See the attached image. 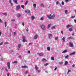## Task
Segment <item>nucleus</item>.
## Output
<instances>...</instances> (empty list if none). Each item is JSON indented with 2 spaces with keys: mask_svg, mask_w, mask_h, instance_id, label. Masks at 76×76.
I'll use <instances>...</instances> for the list:
<instances>
[{
  "mask_svg": "<svg viewBox=\"0 0 76 76\" xmlns=\"http://www.w3.org/2000/svg\"><path fill=\"white\" fill-rule=\"evenodd\" d=\"M47 17L48 19H54V18H55V15L53 14L52 15L51 14H50L49 15L47 16Z\"/></svg>",
  "mask_w": 76,
  "mask_h": 76,
  "instance_id": "f257e3e1",
  "label": "nucleus"
},
{
  "mask_svg": "<svg viewBox=\"0 0 76 76\" xmlns=\"http://www.w3.org/2000/svg\"><path fill=\"white\" fill-rule=\"evenodd\" d=\"M40 28L43 31H45L46 29V26L44 24H42L40 26Z\"/></svg>",
  "mask_w": 76,
  "mask_h": 76,
  "instance_id": "f03ea898",
  "label": "nucleus"
},
{
  "mask_svg": "<svg viewBox=\"0 0 76 76\" xmlns=\"http://www.w3.org/2000/svg\"><path fill=\"white\" fill-rule=\"evenodd\" d=\"M23 42H27V40L26 39V38L25 37L23 36Z\"/></svg>",
  "mask_w": 76,
  "mask_h": 76,
  "instance_id": "7ed1b4c3",
  "label": "nucleus"
},
{
  "mask_svg": "<svg viewBox=\"0 0 76 76\" xmlns=\"http://www.w3.org/2000/svg\"><path fill=\"white\" fill-rule=\"evenodd\" d=\"M7 67L8 68V69H10V63L9 62L7 63Z\"/></svg>",
  "mask_w": 76,
  "mask_h": 76,
  "instance_id": "20e7f679",
  "label": "nucleus"
},
{
  "mask_svg": "<svg viewBox=\"0 0 76 76\" xmlns=\"http://www.w3.org/2000/svg\"><path fill=\"white\" fill-rule=\"evenodd\" d=\"M20 5H18L16 7V10H18L19 9H20Z\"/></svg>",
  "mask_w": 76,
  "mask_h": 76,
  "instance_id": "39448f33",
  "label": "nucleus"
},
{
  "mask_svg": "<svg viewBox=\"0 0 76 76\" xmlns=\"http://www.w3.org/2000/svg\"><path fill=\"white\" fill-rule=\"evenodd\" d=\"M69 45L71 47H73V43L71 42H69Z\"/></svg>",
  "mask_w": 76,
  "mask_h": 76,
  "instance_id": "423d86ee",
  "label": "nucleus"
},
{
  "mask_svg": "<svg viewBox=\"0 0 76 76\" xmlns=\"http://www.w3.org/2000/svg\"><path fill=\"white\" fill-rule=\"evenodd\" d=\"M38 35H35L34 37V39H37V38H38Z\"/></svg>",
  "mask_w": 76,
  "mask_h": 76,
  "instance_id": "0eeeda50",
  "label": "nucleus"
},
{
  "mask_svg": "<svg viewBox=\"0 0 76 76\" xmlns=\"http://www.w3.org/2000/svg\"><path fill=\"white\" fill-rule=\"evenodd\" d=\"M25 12L26 13H29L30 12H31V11H30V10H25Z\"/></svg>",
  "mask_w": 76,
  "mask_h": 76,
  "instance_id": "6e6552de",
  "label": "nucleus"
},
{
  "mask_svg": "<svg viewBox=\"0 0 76 76\" xmlns=\"http://www.w3.org/2000/svg\"><path fill=\"white\" fill-rule=\"evenodd\" d=\"M38 55L39 56L42 57L43 56H44V53H39Z\"/></svg>",
  "mask_w": 76,
  "mask_h": 76,
  "instance_id": "1a4fd4ad",
  "label": "nucleus"
},
{
  "mask_svg": "<svg viewBox=\"0 0 76 76\" xmlns=\"http://www.w3.org/2000/svg\"><path fill=\"white\" fill-rule=\"evenodd\" d=\"M39 68L37 66V65L35 66V69L36 71H37V70H38Z\"/></svg>",
  "mask_w": 76,
  "mask_h": 76,
  "instance_id": "9d476101",
  "label": "nucleus"
},
{
  "mask_svg": "<svg viewBox=\"0 0 76 76\" xmlns=\"http://www.w3.org/2000/svg\"><path fill=\"white\" fill-rule=\"evenodd\" d=\"M21 14H20L18 13L16 14V17L17 18H19Z\"/></svg>",
  "mask_w": 76,
  "mask_h": 76,
  "instance_id": "9b49d317",
  "label": "nucleus"
},
{
  "mask_svg": "<svg viewBox=\"0 0 76 76\" xmlns=\"http://www.w3.org/2000/svg\"><path fill=\"white\" fill-rule=\"evenodd\" d=\"M9 2L10 3L12 6H13V3H12V1H11V0H9Z\"/></svg>",
  "mask_w": 76,
  "mask_h": 76,
  "instance_id": "f8f14e48",
  "label": "nucleus"
},
{
  "mask_svg": "<svg viewBox=\"0 0 76 76\" xmlns=\"http://www.w3.org/2000/svg\"><path fill=\"white\" fill-rule=\"evenodd\" d=\"M68 39H73L74 38L72 37H69L67 38Z\"/></svg>",
  "mask_w": 76,
  "mask_h": 76,
  "instance_id": "ddd939ff",
  "label": "nucleus"
},
{
  "mask_svg": "<svg viewBox=\"0 0 76 76\" xmlns=\"http://www.w3.org/2000/svg\"><path fill=\"white\" fill-rule=\"evenodd\" d=\"M75 53H76V52H74L72 53H70V56H72V55H75Z\"/></svg>",
  "mask_w": 76,
  "mask_h": 76,
  "instance_id": "4468645a",
  "label": "nucleus"
},
{
  "mask_svg": "<svg viewBox=\"0 0 76 76\" xmlns=\"http://www.w3.org/2000/svg\"><path fill=\"white\" fill-rule=\"evenodd\" d=\"M13 2L15 3V4H18V1L16 0H13Z\"/></svg>",
  "mask_w": 76,
  "mask_h": 76,
  "instance_id": "2eb2a0df",
  "label": "nucleus"
},
{
  "mask_svg": "<svg viewBox=\"0 0 76 76\" xmlns=\"http://www.w3.org/2000/svg\"><path fill=\"white\" fill-rule=\"evenodd\" d=\"M72 26L73 27V26H72L69 25H68L66 26V27L67 28H70V27H71Z\"/></svg>",
  "mask_w": 76,
  "mask_h": 76,
  "instance_id": "dca6fc26",
  "label": "nucleus"
},
{
  "mask_svg": "<svg viewBox=\"0 0 76 76\" xmlns=\"http://www.w3.org/2000/svg\"><path fill=\"white\" fill-rule=\"evenodd\" d=\"M67 64H68V62L67 61H65L64 63L65 66H66L67 65Z\"/></svg>",
  "mask_w": 76,
  "mask_h": 76,
  "instance_id": "f3484780",
  "label": "nucleus"
},
{
  "mask_svg": "<svg viewBox=\"0 0 76 76\" xmlns=\"http://www.w3.org/2000/svg\"><path fill=\"white\" fill-rule=\"evenodd\" d=\"M35 19V17L33 15L31 16V19H32V20H34Z\"/></svg>",
  "mask_w": 76,
  "mask_h": 76,
  "instance_id": "a211bd4d",
  "label": "nucleus"
},
{
  "mask_svg": "<svg viewBox=\"0 0 76 76\" xmlns=\"http://www.w3.org/2000/svg\"><path fill=\"white\" fill-rule=\"evenodd\" d=\"M40 6L41 7H45V6H44V5L43 4H41Z\"/></svg>",
  "mask_w": 76,
  "mask_h": 76,
  "instance_id": "6ab92c4d",
  "label": "nucleus"
},
{
  "mask_svg": "<svg viewBox=\"0 0 76 76\" xmlns=\"http://www.w3.org/2000/svg\"><path fill=\"white\" fill-rule=\"evenodd\" d=\"M22 68H28V66H26L25 65L22 66Z\"/></svg>",
  "mask_w": 76,
  "mask_h": 76,
  "instance_id": "aec40b11",
  "label": "nucleus"
},
{
  "mask_svg": "<svg viewBox=\"0 0 76 76\" xmlns=\"http://www.w3.org/2000/svg\"><path fill=\"white\" fill-rule=\"evenodd\" d=\"M53 36V34H48V37H49V39H50V37H51V36Z\"/></svg>",
  "mask_w": 76,
  "mask_h": 76,
  "instance_id": "412c9836",
  "label": "nucleus"
},
{
  "mask_svg": "<svg viewBox=\"0 0 76 76\" xmlns=\"http://www.w3.org/2000/svg\"><path fill=\"white\" fill-rule=\"evenodd\" d=\"M67 50H64V51H63L62 52V53H67Z\"/></svg>",
  "mask_w": 76,
  "mask_h": 76,
  "instance_id": "4be33fe9",
  "label": "nucleus"
},
{
  "mask_svg": "<svg viewBox=\"0 0 76 76\" xmlns=\"http://www.w3.org/2000/svg\"><path fill=\"white\" fill-rule=\"evenodd\" d=\"M42 61H47V60H46V59H45V58L42 59Z\"/></svg>",
  "mask_w": 76,
  "mask_h": 76,
  "instance_id": "5701e85b",
  "label": "nucleus"
},
{
  "mask_svg": "<svg viewBox=\"0 0 76 76\" xmlns=\"http://www.w3.org/2000/svg\"><path fill=\"white\" fill-rule=\"evenodd\" d=\"M50 25H51V23H50L49 24H48L47 27L48 29H49V28H50Z\"/></svg>",
  "mask_w": 76,
  "mask_h": 76,
  "instance_id": "b1692460",
  "label": "nucleus"
},
{
  "mask_svg": "<svg viewBox=\"0 0 76 76\" xmlns=\"http://www.w3.org/2000/svg\"><path fill=\"white\" fill-rule=\"evenodd\" d=\"M21 7L23 9H25V6L23 5H21Z\"/></svg>",
  "mask_w": 76,
  "mask_h": 76,
  "instance_id": "393cba45",
  "label": "nucleus"
},
{
  "mask_svg": "<svg viewBox=\"0 0 76 76\" xmlns=\"http://www.w3.org/2000/svg\"><path fill=\"white\" fill-rule=\"evenodd\" d=\"M47 49L48 51H50V47H47Z\"/></svg>",
  "mask_w": 76,
  "mask_h": 76,
  "instance_id": "a878e982",
  "label": "nucleus"
},
{
  "mask_svg": "<svg viewBox=\"0 0 76 76\" xmlns=\"http://www.w3.org/2000/svg\"><path fill=\"white\" fill-rule=\"evenodd\" d=\"M18 46L19 48H20V47H21V44H19L18 45Z\"/></svg>",
  "mask_w": 76,
  "mask_h": 76,
  "instance_id": "bb28decb",
  "label": "nucleus"
},
{
  "mask_svg": "<svg viewBox=\"0 0 76 76\" xmlns=\"http://www.w3.org/2000/svg\"><path fill=\"white\" fill-rule=\"evenodd\" d=\"M62 40L63 41V42H64V41H65V37H63L62 39Z\"/></svg>",
  "mask_w": 76,
  "mask_h": 76,
  "instance_id": "cd10ccee",
  "label": "nucleus"
},
{
  "mask_svg": "<svg viewBox=\"0 0 76 76\" xmlns=\"http://www.w3.org/2000/svg\"><path fill=\"white\" fill-rule=\"evenodd\" d=\"M34 7V8H35L37 6V4H34L33 5Z\"/></svg>",
  "mask_w": 76,
  "mask_h": 76,
  "instance_id": "c85d7f7f",
  "label": "nucleus"
},
{
  "mask_svg": "<svg viewBox=\"0 0 76 76\" xmlns=\"http://www.w3.org/2000/svg\"><path fill=\"white\" fill-rule=\"evenodd\" d=\"M58 38V37H56L55 38V39L56 40H56H57V39Z\"/></svg>",
  "mask_w": 76,
  "mask_h": 76,
  "instance_id": "c756f323",
  "label": "nucleus"
},
{
  "mask_svg": "<svg viewBox=\"0 0 76 76\" xmlns=\"http://www.w3.org/2000/svg\"><path fill=\"white\" fill-rule=\"evenodd\" d=\"M67 12H68V10H65V12L66 14V15H67V14H68V13H67Z\"/></svg>",
  "mask_w": 76,
  "mask_h": 76,
  "instance_id": "7c9ffc66",
  "label": "nucleus"
},
{
  "mask_svg": "<svg viewBox=\"0 0 76 76\" xmlns=\"http://www.w3.org/2000/svg\"><path fill=\"white\" fill-rule=\"evenodd\" d=\"M50 59L52 60H54V57H51L50 58Z\"/></svg>",
  "mask_w": 76,
  "mask_h": 76,
  "instance_id": "2f4dec72",
  "label": "nucleus"
},
{
  "mask_svg": "<svg viewBox=\"0 0 76 76\" xmlns=\"http://www.w3.org/2000/svg\"><path fill=\"white\" fill-rule=\"evenodd\" d=\"M69 57V56L68 55H67L66 56H65V58L66 59V58H67Z\"/></svg>",
  "mask_w": 76,
  "mask_h": 76,
  "instance_id": "473e14b6",
  "label": "nucleus"
},
{
  "mask_svg": "<svg viewBox=\"0 0 76 76\" xmlns=\"http://www.w3.org/2000/svg\"><path fill=\"white\" fill-rule=\"evenodd\" d=\"M63 63L62 61L60 62H59V64H60L61 65L62 64H63Z\"/></svg>",
  "mask_w": 76,
  "mask_h": 76,
  "instance_id": "72a5a7b5",
  "label": "nucleus"
},
{
  "mask_svg": "<svg viewBox=\"0 0 76 76\" xmlns=\"http://www.w3.org/2000/svg\"><path fill=\"white\" fill-rule=\"evenodd\" d=\"M73 31V29L72 28H70L69 29V31H70V32H71V31Z\"/></svg>",
  "mask_w": 76,
  "mask_h": 76,
  "instance_id": "f704fd0d",
  "label": "nucleus"
},
{
  "mask_svg": "<svg viewBox=\"0 0 76 76\" xmlns=\"http://www.w3.org/2000/svg\"><path fill=\"white\" fill-rule=\"evenodd\" d=\"M2 14L3 15H5V16H7V14L6 13H2Z\"/></svg>",
  "mask_w": 76,
  "mask_h": 76,
  "instance_id": "c9c22d12",
  "label": "nucleus"
},
{
  "mask_svg": "<svg viewBox=\"0 0 76 76\" xmlns=\"http://www.w3.org/2000/svg\"><path fill=\"white\" fill-rule=\"evenodd\" d=\"M4 23H5V27H6V26H7V22H5Z\"/></svg>",
  "mask_w": 76,
  "mask_h": 76,
  "instance_id": "e433bc0d",
  "label": "nucleus"
},
{
  "mask_svg": "<svg viewBox=\"0 0 76 76\" xmlns=\"http://www.w3.org/2000/svg\"><path fill=\"white\" fill-rule=\"evenodd\" d=\"M51 29H55V26H53L51 28Z\"/></svg>",
  "mask_w": 76,
  "mask_h": 76,
  "instance_id": "4c0bfd02",
  "label": "nucleus"
},
{
  "mask_svg": "<svg viewBox=\"0 0 76 76\" xmlns=\"http://www.w3.org/2000/svg\"><path fill=\"white\" fill-rule=\"evenodd\" d=\"M70 72H71V70H68L67 72V74H68L69 73H70Z\"/></svg>",
  "mask_w": 76,
  "mask_h": 76,
  "instance_id": "58836bf2",
  "label": "nucleus"
},
{
  "mask_svg": "<svg viewBox=\"0 0 76 76\" xmlns=\"http://www.w3.org/2000/svg\"><path fill=\"white\" fill-rule=\"evenodd\" d=\"M12 63H13V64L15 63V64H16V63H17V61H15L14 62H12Z\"/></svg>",
  "mask_w": 76,
  "mask_h": 76,
  "instance_id": "ea45409f",
  "label": "nucleus"
},
{
  "mask_svg": "<svg viewBox=\"0 0 76 76\" xmlns=\"http://www.w3.org/2000/svg\"><path fill=\"white\" fill-rule=\"evenodd\" d=\"M28 3V1H26V2L25 3V5H26Z\"/></svg>",
  "mask_w": 76,
  "mask_h": 76,
  "instance_id": "a19ab883",
  "label": "nucleus"
},
{
  "mask_svg": "<svg viewBox=\"0 0 76 76\" xmlns=\"http://www.w3.org/2000/svg\"><path fill=\"white\" fill-rule=\"evenodd\" d=\"M61 4H62V6H63V5H64V2H63V1H62Z\"/></svg>",
  "mask_w": 76,
  "mask_h": 76,
  "instance_id": "79ce46f5",
  "label": "nucleus"
},
{
  "mask_svg": "<svg viewBox=\"0 0 76 76\" xmlns=\"http://www.w3.org/2000/svg\"><path fill=\"white\" fill-rule=\"evenodd\" d=\"M44 20V18H40V20Z\"/></svg>",
  "mask_w": 76,
  "mask_h": 76,
  "instance_id": "37998d69",
  "label": "nucleus"
},
{
  "mask_svg": "<svg viewBox=\"0 0 76 76\" xmlns=\"http://www.w3.org/2000/svg\"><path fill=\"white\" fill-rule=\"evenodd\" d=\"M11 21H12V22H15V19H13L11 20Z\"/></svg>",
  "mask_w": 76,
  "mask_h": 76,
  "instance_id": "c03bdc74",
  "label": "nucleus"
},
{
  "mask_svg": "<svg viewBox=\"0 0 76 76\" xmlns=\"http://www.w3.org/2000/svg\"><path fill=\"white\" fill-rule=\"evenodd\" d=\"M0 22L1 23H3V21H2V20H1V19H0Z\"/></svg>",
  "mask_w": 76,
  "mask_h": 76,
  "instance_id": "a18cd8bd",
  "label": "nucleus"
},
{
  "mask_svg": "<svg viewBox=\"0 0 76 76\" xmlns=\"http://www.w3.org/2000/svg\"><path fill=\"white\" fill-rule=\"evenodd\" d=\"M3 44V42H1V43L0 44V45H1Z\"/></svg>",
  "mask_w": 76,
  "mask_h": 76,
  "instance_id": "49530a36",
  "label": "nucleus"
},
{
  "mask_svg": "<svg viewBox=\"0 0 76 76\" xmlns=\"http://www.w3.org/2000/svg\"><path fill=\"white\" fill-rule=\"evenodd\" d=\"M22 25L23 26H25V23H24V22L22 23Z\"/></svg>",
  "mask_w": 76,
  "mask_h": 76,
  "instance_id": "de8ad7c7",
  "label": "nucleus"
},
{
  "mask_svg": "<svg viewBox=\"0 0 76 76\" xmlns=\"http://www.w3.org/2000/svg\"><path fill=\"white\" fill-rule=\"evenodd\" d=\"M58 3H59V2L58 1H57L56 2V4H58Z\"/></svg>",
  "mask_w": 76,
  "mask_h": 76,
  "instance_id": "09e8293b",
  "label": "nucleus"
},
{
  "mask_svg": "<svg viewBox=\"0 0 76 76\" xmlns=\"http://www.w3.org/2000/svg\"><path fill=\"white\" fill-rule=\"evenodd\" d=\"M75 18V16H72L71 17V18L72 19H74V18Z\"/></svg>",
  "mask_w": 76,
  "mask_h": 76,
  "instance_id": "8fccbe9b",
  "label": "nucleus"
},
{
  "mask_svg": "<svg viewBox=\"0 0 76 76\" xmlns=\"http://www.w3.org/2000/svg\"><path fill=\"white\" fill-rule=\"evenodd\" d=\"M48 63H46L45 65V66H48Z\"/></svg>",
  "mask_w": 76,
  "mask_h": 76,
  "instance_id": "3c124183",
  "label": "nucleus"
},
{
  "mask_svg": "<svg viewBox=\"0 0 76 76\" xmlns=\"http://www.w3.org/2000/svg\"><path fill=\"white\" fill-rule=\"evenodd\" d=\"M15 28H17V24H15Z\"/></svg>",
  "mask_w": 76,
  "mask_h": 76,
  "instance_id": "603ef678",
  "label": "nucleus"
},
{
  "mask_svg": "<svg viewBox=\"0 0 76 76\" xmlns=\"http://www.w3.org/2000/svg\"><path fill=\"white\" fill-rule=\"evenodd\" d=\"M40 72H41V71L40 70H37V72L38 73H40Z\"/></svg>",
  "mask_w": 76,
  "mask_h": 76,
  "instance_id": "864d4df0",
  "label": "nucleus"
},
{
  "mask_svg": "<svg viewBox=\"0 0 76 76\" xmlns=\"http://www.w3.org/2000/svg\"><path fill=\"white\" fill-rule=\"evenodd\" d=\"M70 0H65V2L66 3H67L68 1H69Z\"/></svg>",
  "mask_w": 76,
  "mask_h": 76,
  "instance_id": "5fc2aeb1",
  "label": "nucleus"
},
{
  "mask_svg": "<svg viewBox=\"0 0 76 76\" xmlns=\"http://www.w3.org/2000/svg\"><path fill=\"white\" fill-rule=\"evenodd\" d=\"M57 67H56L55 68V69H54V70L56 71V70H57Z\"/></svg>",
  "mask_w": 76,
  "mask_h": 76,
  "instance_id": "6e6d98bb",
  "label": "nucleus"
},
{
  "mask_svg": "<svg viewBox=\"0 0 76 76\" xmlns=\"http://www.w3.org/2000/svg\"><path fill=\"white\" fill-rule=\"evenodd\" d=\"M27 73H28V71H26L25 72V74H26Z\"/></svg>",
  "mask_w": 76,
  "mask_h": 76,
  "instance_id": "4d7b16f0",
  "label": "nucleus"
},
{
  "mask_svg": "<svg viewBox=\"0 0 76 76\" xmlns=\"http://www.w3.org/2000/svg\"><path fill=\"white\" fill-rule=\"evenodd\" d=\"M75 35V33H73L72 34V35Z\"/></svg>",
  "mask_w": 76,
  "mask_h": 76,
  "instance_id": "13d9d810",
  "label": "nucleus"
},
{
  "mask_svg": "<svg viewBox=\"0 0 76 76\" xmlns=\"http://www.w3.org/2000/svg\"><path fill=\"white\" fill-rule=\"evenodd\" d=\"M27 53H30V51H28Z\"/></svg>",
  "mask_w": 76,
  "mask_h": 76,
  "instance_id": "bf43d9fd",
  "label": "nucleus"
},
{
  "mask_svg": "<svg viewBox=\"0 0 76 76\" xmlns=\"http://www.w3.org/2000/svg\"><path fill=\"white\" fill-rule=\"evenodd\" d=\"M26 31H27V32H28V31H29L28 30V28H27L26 29Z\"/></svg>",
  "mask_w": 76,
  "mask_h": 76,
  "instance_id": "052dcab7",
  "label": "nucleus"
},
{
  "mask_svg": "<svg viewBox=\"0 0 76 76\" xmlns=\"http://www.w3.org/2000/svg\"><path fill=\"white\" fill-rule=\"evenodd\" d=\"M19 58H21V56H19Z\"/></svg>",
  "mask_w": 76,
  "mask_h": 76,
  "instance_id": "680f3d73",
  "label": "nucleus"
},
{
  "mask_svg": "<svg viewBox=\"0 0 76 76\" xmlns=\"http://www.w3.org/2000/svg\"><path fill=\"white\" fill-rule=\"evenodd\" d=\"M75 64H73L72 65V67H75Z\"/></svg>",
  "mask_w": 76,
  "mask_h": 76,
  "instance_id": "e2e57ef3",
  "label": "nucleus"
},
{
  "mask_svg": "<svg viewBox=\"0 0 76 76\" xmlns=\"http://www.w3.org/2000/svg\"><path fill=\"white\" fill-rule=\"evenodd\" d=\"M61 33L62 34H63V31H61Z\"/></svg>",
  "mask_w": 76,
  "mask_h": 76,
  "instance_id": "0e129e2a",
  "label": "nucleus"
},
{
  "mask_svg": "<svg viewBox=\"0 0 76 76\" xmlns=\"http://www.w3.org/2000/svg\"><path fill=\"white\" fill-rule=\"evenodd\" d=\"M14 35H16V32H14Z\"/></svg>",
  "mask_w": 76,
  "mask_h": 76,
  "instance_id": "69168bd1",
  "label": "nucleus"
},
{
  "mask_svg": "<svg viewBox=\"0 0 76 76\" xmlns=\"http://www.w3.org/2000/svg\"><path fill=\"white\" fill-rule=\"evenodd\" d=\"M74 22L75 23H76V20H74Z\"/></svg>",
  "mask_w": 76,
  "mask_h": 76,
  "instance_id": "338daca9",
  "label": "nucleus"
},
{
  "mask_svg": "<svg viewBox=\"0 0 76 76\" xmlns=\"http://www.w3.org/2000/svg\"><path fill=\"white\" fill-rule=\"evenodd\" d=\"M75 13L76 14V10H75Z\"/></svg>",
  "mask_w": 76,
  "mask_h": 76,
  "instance_id": "774afa93",
  "label": "nucleus"
}]
</instances>
